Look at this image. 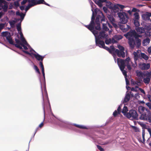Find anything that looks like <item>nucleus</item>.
I'll list each match as a JSON object with an SVG mask.
<instances>
[{
	"label": "nucleus",
	"mask_w": 151,
	"mask_h": 151,
	"mask_svg": "<svg viewBox=\"0 0 151 151\" xmlns=\"http://www.w3.org/2000/svg\"><path fill=\"white\" fill-rule=\"evenodd\" d=\"M122 72V73L123 74L125 78L127 77V72L126 71L124 70V69H120Z\"/></svg>",
	"instance_id": "35"
},
{
	"label": "nucleus",
	"mask_w": 151,
	"mask_h": 151,
	"mask_svg": "<svg viewBox=\"0 0 151 151\" xmlns=\"http://www.w3.org/2000/svg\"><path fill=\"white\" fill-rule=\"evenodd\" d=\"M11 27L12 28L14 27L15 23L16 22V21L14 20H12V21H9V22Z\"/></svg>",
	"instance_id": "33"
},
{
	"label": "nucleus",
	"mask_w": 151,
	"mask_h": 151,
	"mask_svg": "<svg viewBox=\"0 0 151 151\" xmlns=\"http://www.w3.org/2000/svg\"><path fill=\"white\" fill-rule=\"evenodd\" d=\"M134 23L135 26L136 27H138L139 25V20L133 19Z\"/></svg>",
	"instance_id": "32"
},
{
	"label": "nucleus",
	"mask_w": 151,
	"mask_h": 151,
	"mask_svg": "<svg viewBox=\"0 0 151 151\" xmlns=\"http://www.w3.org/2000/svg\"><path fill=\"white\" fill-rule=\"evenodd\" d=\"M126 66L127 69H128V70H131L132 69V68L131 67V66L129 63L126 64Z\"/></svg>",
	"instance_id": "50"
},
{
	"label": "nucleus",
	"mask_w": 151,
	"mask_h": 151,
	"mask_svg": "<svg viewBox=\"0 0 151 151\" xmlns=\"http://www.w3.org/2000/svg\"><path fill=\"white\" fill-rule=\"evenodd\" d=\"M15 40L16 43V44H17L20 46V45H21L23 43L19 39H18L17 38H15Z\"/></svg>",
	"instance_id": "39"
},
{
	"label": "nucleus",
	"mask_w": 151,
	"mask_h": 151,
	"mask_svg": "<svg viewBox=\"0 0 151 151\" xmlns=\"http://www.w3.org/2000/svg\"><path fill=\"white\" fill-rule=\"evenodd\" d=\"M134 18L133 19L139 20V14L137 12H135L134 14Z\"/></svg>",
	"instance_id": "31"
},
{
	"label": "nucleus",
	"mask_w": 151,
	"mask_h": 151,
	"mask_svg": "<svg viewBox=\"0 0 151 151\" xmlns=\"http://www.w3.org/2000/svg\"><path fill=\"white\" fill-rule=\"evenodd\" d=\"M17 28L18 31L21 32V23L18 24L17 25Z\"/></svg>",
	"instance_id": "36"
},
{
	"label": "nucleus",
	"mask_w": 151,
	"mask_h": 151,
	"mask_svg": "<svg viewBox=\"0 0 151 151\" xmlns=\"http://www.w3.org/2000/svg\"><path fill=\"white\" fill-rule=\"evenodd\" d=\"M129 93V94H130V97H131L132 98L134 96L133 93L131 92H130L129 93Z\"/></svg>",
	"instance_id": "64"
},
{
	"label": "nucleus",
	"mask_w": 151,
	"mask_h": 151,
	"mask_svg": "<svg viewBox=\"0 0 151 151\" xmlns=\"http://www.w3.org/2000/svg\"><path fill=\"white\" fill-rule=\"evenodd\" d=\"M95 25L93 26V28L92 29V30H90V31L92 32L93 35L96 36V35L98 34V31L96 30V29H94L95 28Z\"/></svg>",
	"instance_id": "27"
},
{
	"label": "nucleus",
	"mask_w": 151,
	"mask_h": 151,
	"mask_svg": "<svg viewBox=\"0 0 151 151\" xmlns=\"http://www.w3.org/2000/svg\"><path fill=\"white\" fill-rule=\"evenodd\" d=\"M94 12L96 13V17L95 20V23L97 25L95 27L96 29L98 30H100L101 27L100 26V20L101 22L105 21V17L102 12L100 10L95 9Z\"/></svg>",
	"instance_id": "3"
},
{
	"label": "nucleus",
	"mask_w": 151,
	"mask_h": 151,
	"mask_svg": "<svg viewBox=\"0 0 151 151\" xmlns=\"http://www.w3.org/2000/svg\"><path fill=\"white\" fill-rule=\"evenodd\" d=\"M95 41L96 45L102 48L105 45V43L103 41L101 40V39L95 38Z\"/></svg>",
	"instance_id": "13"
},
{
	"label": "nucleus",
	"mask_w": 151,
	"mask_h": 151,
	"mask_svg": "<svg viewBox=\"0 0 151 151\" xmlns=\"http://www.w3.org/2000/svg\"><path fill=\"white\" fill-rule=\"evenodd\" d=\"M134 33H135V30L131 29L129 32L124 34V36L129 40V39L134 38Z\"/></svg>",
	"instance_id": "12"
},
{
	"label": "nucleus",
	"mask_w": 151,
	"mask_h": 151,
	"mask_svg": "<svg viewBox=\"0 0 151 151\" xmlns=\"http://www.w3.org/2000/svg\"><path fill=\"white\" fill-rule=\"evenodd\" d=\"M94 25L92 23L90 22V24L88 25H85V26L90 31L92 30V29L93 28V26Z\"/></svg>",
	"instance_id": "28"
},
{
	"label": "nucleus",
	"mask_w": 151,
	"mask_h": 151,
	"mask_svg": "<svg viewBox=\"0 0 151 151\" xmlns=\"http://www.w3.org/2000/svg\"><path fill=\"white\" fill-rule=\"evenodd\" d=\"M119 17L120 18V21L123 24L120 26V28L123 32H126L131 28L130 26L126 24L128 21L129 17L128 14L125 12H119L118 13Z\"/></svg>",
	"instance_id": "1"
},
{
	"label": "nucleus",
	"mask_w": 151,
	"mask_h": 151,
	"mask_svg": "<svg viewBox=\"0 0 151 151\" xmlns=\"http://www.w3.org/2000/svg\"><path fill=\"white\" fill-rule=\"evenodd\" d=\"M133 55H134V59L135 62H136L138 58H139V55L138 54L135 52H133Z\"/></svg>",
	"instance_id": "23"
},
{
	"label": "nucleus",
	"mask_w": 151,
	"mask_h": 151,
	"mask_svg": "<svg viewBox=\"0 0 151 151\" xmlns=\"http://www.w3.org/2000/svg\"><path fill=\"white\" fill-rule=\"evenodd\" d=\"M110 51H109L110 53H111L112 52H115V51L116 49L113 46H110Z\"/></svg>",
	"instance_id": "34"
},
{
	"label": "nucleus",
	"mask_w": 151,
	"mask_h": 151,
	"mask_svg": "<svg viewBox=\"0 0 151 151\" xmlns=\"http://www.w3.org/2000/svg\"><path fill=\"white\" fill-rule=\"evenodd\" d=\"M150 40L148 37H147L144 39L143 41L142 44L144 46L147 45L150 42Z\"/></svg>",
	"instance_id": "21"
},
{
	"label": "nucleus",
	"mask_w": 151,
	"mask_h": 151,
	"mask_svg": "<svg viewBox=\"0 0 151 151\" xmlns=\"http://www.w3.org/2000/svg\"><path fill=\"white\" fill-rule=\"evenodd\" d=\"M1 36L2 37H6L7 40L10 44L14 45L15 47L19 48L20 50L23 49L22 46L17 44H15L14 43L12 38L11 37L10 33L7 31L3 32L1 33Z\"/></svg>",
	"instance_id": "4"
},
{
	"label": "nucleus",
	"mask_w": 151,
	"mask_h": 151,
	"mask_svg": "<svg viewBox=\"0 0 151 151\" xmlns=\"http://www.w3.org/2000/svg\"><path fill=\"white\" fill-rule=\"evenodd\" d=\"M19 34L21 36V40H22V43L28 46V45H29L24 37L23 35L22 32H20Z\"/></svg>",
	"instance_id": "18"
},
{
	"label": "nucleus",
	"mask_w": 151,
	"mask_h": 151,
	"mask_svg": "<svg viewBox=\"0 0 151 151\" xmlns=\"http://www.w3.org/2000/svg\"><path fill=\"white\" fill-rule=\"evenodd\" d=\"M125 81L126 82V84L127 85H129V81L128 80V79L127 78V77L125 78Z\"/></svg>",
	"instance_id": "61"
},
{
	"label": "nucleus",
	"mask_w": 151,
	"mask_h": 151,
	"mask_svg": "<svg viewBox=\"0 0 151 151\" xmlns=\"http://www.w3.org/2000/svg\"><path fill=\"white\" fill-rule=\"evenodd\" d=\"M103 30L106 31H107L109 29L107 27L106 24H103Z\"/></svg>",
	"instance_id": "38"
},
{
	"label": "nucleus",
	"mask_w": 151,
	"mask_h": 151,
	"mask_svg": "<svg viewBox=\"0 0 151 151\" xmlns=\"http://www.w3.org/2000/svg\"><path fill=\"white\" fill-rule=\"evenodd\" d=\"M130 98V94L128 93H126L124 97L123 102L126 103L128 102L129 101Z\"/></svg>",
	"instance_id": "20"
},
{
	"label": "nucleus",
	"mask_w": 151,
	"mask_h": 151,
	"mask_svg": "<svg viewBox=\"0 0 151 151\" xmlns=\"http://www.w3.org/2000/svg\"><path fill=\"white\" fill-rule=\"evenodd\" d=\"M102 48H103L105 49L106 50L108 51L109 52V51H110V48L109 47L105 46V45H104V46Z\"/></svg>",
	"instance_id": "53"
},
{
	"label": "nucleus",
	"mask_w": 151,
	"mask_h": 151,
	"mask_svg": "<svg viewBox=\"0 0 151 151\" xmlns=\"http://www.w3.org/2000/svg\"><path fill=\"white\" fill-rule=\"evenodd\" d=\"M34 69L35 70L36 72H37V73H38L39 74H40V72L39 70L36 65H34Z\"/></svg>",
	"instance_id": "40"
},
{
	"label": "nucleus",
	"mask_w": 151,
	"mask_h": 151,
	"mask_svg": "<svg viewBox=\"0 0 151 151\" xmlns=\"http://www.w3.org/2000/svg\"><path fill=\"white\" fill-rule=\"evenodd\" d=\"M150 81V79L149 77H146L143 79V82L146 84H149Z\"/></svg>",
	"instance_id": "30"
},
{
	"label": "nucleus",
	"mask_w": 151,
	"mask_h": 151,
	"mask_svg": "<svg viewBox=\"0 0 151 151\" xmlns=\"http://www.w3.org/2000/svg\"><path fill=\"white\" fill-rule=\"evenodd\" d=\"M19 1H16L14 2V5L16 7H17L19 6Z\"/></svg>",
	"instance_id": "48"
},
{
	"label": "nucleus",
	"mask_w": 151,
	"mask_h": 151,
	"mask_svg": "<svg viewBox=\"0 0 151 151\" xmlns=\"http://www.w3.org/2000/svg\"><path fill=\"white\" fill-rule=\"evenodd\" d=\"M146 105L150 109H151V104L150 103H147L146 104Z\"/></svg>",
	"instance_id": "59"
},
{
	"label": "nucleus",
	"mask_w": 151,
	"mask_h": 151,
	"mask_svg": "<svg viewBox=\"0 0 151 151\" xmlns=\"http://www.w3.org/2000/svg\"><path fill=\"white\" fill-rule=\"evenodd\" d=\"M39 65L40 67L41 68L43 76L44 78L45 79V73L44 72V66L43 64L42 61H40L39 63Z\"/></svg>",
	"instance_id": "19"
},
{
	"label": "nucleus",
	"mask_w": 151,
	"mask_h": 151,
	"mask_svg": "<svg viewBox=\"0 0 151 151\" xmlns=\"http://www.w3.org/2000/svg\"><path fill=\"white\" fill-rule=\"evenodd\" d=\"M117 114H118L116 110H115L113 113V115L114 117H116Z\"/></svg>",
	"instance_id": "55"
},
{
	"label": "nucleus",
	"mask_w": 151,
	"mask_h": 151,
	"mask_svg": "<svg viewBox=\"0 0 151 151\" xmlns=\"http://www.w3.org/2000/svg\"><path fill=\"white\" fill-rule=\"evenodd\" d=\"M128 111V108L127 106H124L122 111V113L124 115L126 116L127 114V111Z\"/></svg>",
	"instance_id": "22"
},
{
	"label": "nucleus",
	"mask_w": 151,
	"mask_h": 151,
	"mask_svg": "<svg viewBox=\"0 0 151 151\" xmlns=\"http://www.w3.org/2000/svg\"><path fill=\"white\" fill-rule=\"evenodd\" d=\"M117 63L120 69H125L126 66V63L124 60L120 58H117Z\"/></svg>",
	"instance_id": "11"
},
{
	"label": "nucleus",
	"mask_w": 151,
	"mask_h": 151,
	"mask_svg": "<svg viewBox=\"0 0 151 151\" xmlns=\"http://www.w3.org/2000/svg\"><path fill=\"white\" fill-rule=\"evenodd\" d=\"M130 60V58L129 57H128L125 60H124V62L125 63H126V64H129Z\"/></svg>",
	"instance_id": "45"
},
{
	"label": "nucleus",
	"mask_w": 151,
	"mask_h": 151,
	"mask_svg": "<svg viewBox=\"0 0 151 151\" xmlns=\"http://www.w3.org/2000/svg\"><path fill=\"white\" fill-rule=\"evenodd\" d=\"M37 3L38 4H40L43 3V1H44V0H39L37 1Z\"/></svg>",
	"instance_id": "56"
},
{
	"label": "nucleus",
	"mask_w": 151,
	"mask_h": 151,
	"mask_svg": "<svg viewBox=\"0 0 151 151\" xmlns=\"http://www.w3.org/2000/svg\"><path fill=\"white\" fill-rule=\"evenodd\" d=\"M119 4H117L116 5H114L113 7V9L117 11L119 9Z\"/></svg>",
	"instance_id": "43"
},
{
	"label": "nucleus",
	"mask_w": 151,
	"mask_h": 151,
	"mask_svg": "<svg viewBox=\"0 0 151 151\" xmlns=\"http://www.w3.org/2000/svg\"><path fill=\"white\" fill-rule=\"evenodd\" d=\"M137 32L139 34L145 33L146 34L145 29L142 27H138L136 29Z\"/></svg>",
	"instance_id": "17"
},
{
	"label": "nucleus",
	"mask_w": 151,
	"mask_h": 151,
	"mask_svg": "<svg viewBox=\"0 0 151 151\" xmlns=\"http://www.w3.org/2000/svg\"><path fill=\"white\" fill-rule=\"evenodd\" d=\"M138 110L141 115L140 119L143 120H146L151 122V112L147 108L142 106H139Z\"/></svg>",
	"instance_id": "2"
},
{
	"label": "nucleus",
	"mask_w": 151,
	"mask_h": 151,
	"mask_svg": "<svg viewBox=\"0 0 151 151\" xmlns=\"http://www.w3.org/2000/svg\"><path fill=\"white\" fill-rule=\"evenodd\" d=\"M137 76L140 77H144L145 76V75L144 73L141 71H136Z\"/></svg>",
	"instance_id": "26"
},
{
	"label": "nucleus",
	"mask_w": 151,
	"mask_h": 151,
	"mask_svg": "<svg viewBox=\"0 0 151 151\" xmlns=\"http://www.w3.org/2000/svg\"><path fill=\"white\" fill-rule=\"evenodd\" d=\"M74 126L80 129H86V127L80 125L76 124H75Z\"/></svg>",
	"instance_id": "37"
},
{
	"label": "nucleus",
	"mask_w": 151,
	"mask_h": 151,
	"mask_svg": "<svg viewBox=\"0 0 151 151\" xmlns=\"http://www.w3.org/2000/svg\"><path fill=\"white\" fill-rule=\"evenodd\" d=\"M118 48L120 50H123V51H124V48L122 46H118Z\"/></svg>",
	"instance_id": "60"
},
{
	"label": "nucleus",
	"mask_w": 151,
	"mask_h": 151,
	"mask_svg": "<svg viewBox=\"0 0 151 151\" xmlns=\"http://www.w3.org/2000/svg\"><path fill=\"white\" fill-rule=\"evenodd\" d=\"M23 52L27 54H28L30 56H31L32 55H33L35 57V58L38 60L40 61H43L44 56H42L38 54H35L33 53H29L27 51L22 50Z\"/></svg>",
	"instance_id": "8"
},
{
	"label": "nucleus",
	"mask_w": 151,
	"mask_h": 151,
	"mask_svg": "<svg viewBox=\"0 0 151 151\" xmlns=\"http://www.w3.org/2000/svg\"><path fill=\"white\" fill-rule=\"evenodd\" d=\"M108 37V35L104 31H101L100 32L98 36L96 37V38L100 39L103 40L107 39Z\"/></svg>",
	"instance_id": "10"
},
{
	"label": "nucleus",
	"mask_w": 151,
	"mask_h": 151,
	"mask_svg": "<svg viewBox=\"0 0 151 151\" xmlns=\"http://www.w3.org/2000/svg\"><path fill=\"white\" fill-rule=\"evenodd\" d=\"M126 117L128 119L132 118L133 119H137L138 114L136 110L131 109L127 113Z\"/></svg>",
	"instance_id": "5"
},
{
	"label": "nucleus",
	"mask_w": 151,
	"mask_h": 151,
	"mask_svg": "<svg viewBox=\"0 0 151 151\" xmlns=\"http://www.w3.org/2000/svg\"><path fill=\"white\" fill-rule=\"evenodd\" d=\"M147 51L149 54L151 55V46L148 48Z\"/></svg>",
	"instance_id": "54"
},
{
	"label": "nucleus",
	"mask_w": 151,
	"mask_h": 151,
	"mask_svg": "<svg viewBox=\"0 0 151 151\" xmlns=\"http://www.w3.org/2000/svg\"><path fill=\"white\" fill-rule=\"evenodd\" d=\"M97 147L98 149H99L100 151H104V149L101 146L99 145H97Z\"/></svg>",
	"instance_id": "49"
},
{
	"label": "nucleus",
	"mask_w": 151,
	"mask_h": 151,
	"mask_svg": "<svg viewBox=\"0 0 151 151\" xmlns=\"http://www.w3.org/2000/svg\"><path fill=\"white\" fill-rule=\"evenodd\" d=\"M34 6L33 5H32V4H29L26 7L25 9V10L26 11H27V10H29V9L31 7Z\"/></svg>",
	"instance_id": "44"
},
{
	"label": "nucleus",
	"mask_w": 151,
	"mask_h": 151,
	"mask_svg": "<svg viewBox=\"0 0 151 151\" xmlns=\"http://www.w3.org/2000/svg\"><path fill=\"white\" fill-rule=\"evenodd\" d=\"M139 90L140 91H141V92L142 93L144 94H145V92L143 89H142V88H139Z\"/></svg>",
	"instance_id": "63"
},
{
	"label": "nucleus",
	"mask_w": 151,
	"mask_h": 151,
	"mask_svg": "<svg viewBox=\"0 0 151 151\" xmlns=\"http://www.w3.org/2000/svg\"><path fill=\"white\" fill-rule=\"evenodd\" d=\"M145 76L147 77H150V72H148V71H147L146 73L145 74Z\"/></svg>",
	"instance_id": "57"
},
{
	"label": "nucleus",
	"mask_w": 151,
	"mask_h": 151,
	"mask_svg": "<svg viewBox=\"0 0 151 151\" xmlns=\"http://www.w3.org/2000/svg\"><path fill=\"white\" fill-rule=\"evenodd\" d=\"M135 130V132H139V129L135 126H133L132 127Z\"/></svg>",
	"instance_id": "51"
},
{
	"label": "nucleus",
	"mask_w": 151,
	"mask_h": 151,
	"mask_svg": "<svg viewBox=\"0 0 151 151\" xmlns=\"http://www.w3.org/2000/svg\"><path fill=\"white\" fill-rule=\"evenodd\" d=\"M27 1H28L27 0H23V1L21 2V4L22 5L24 4Z\"/></svg>",
	"instance_id": "62"
},
{
	"label": "nucleus",
	"mask_w": 151,
	"mask_h": 151,
	"mask_svg": "<svg viewBox=\"0 0 151 151\" xmlns=\"http://www.w3.org/2000/svg\"><path fill=\"white\" fill-rule=\"evenodd\" d=\"M117 111H118V114H120L121 112V108L120 106H119L117 109Z\"/></svg>",
	"instance_id": "47"
},
{
	"label": "nucleus",
	"mask_w": 151,
	"mask_h": 151,
	"mask_svg": "<svg viewBox=\"0 0 151 151\" xmlns=\"http://www.w3.org/2000/svg\"><path fill=\"white\" fill-rule=\"evenodd\" d=\"M95 19V16L94 13L93 12L92 16L91 17V21L90 22L91 23V24L92 23L94 25H95V23L94 21Z\"/></svg>",
	"instance_id": "29"
},
{
	"label": "nucleus",
	"mask_w": 151,
	"mask_h": 151,
	"mask_svg": "<svg viewBox=\"0 0 151 151\" xmlns=\"http://www.w3.org/2000/svg\"><path fill=\"white\" fill-rule=\"evenodd\" d=\"M139 66L142 70H147L150 68V65L149 63H141L139 64Z\"/></svg>",
	"instance_id": "9"
},
{
	"label": "nucleus",
	"mask_w": 151,
	"mask_h": 151,
	"mask_svg": "<svg viewBox=\"0 0 151 151\" xmlns=\"http://www.w3.org/2000/svg\"><path fill=\"white\" fill-rule=\"evenodd\" d=\"M8 4L5 0H0V10L2 9L4 12H6L8 7Z\"/></svg>",
	"instance_id": "7"
},
{
	"label": "nucleus",
	"mask_w": 151,
	"mask_h": 151,
	"mask_svg": "<svg viewBox=\"0 0 151 151\" xmlns=\"http://www.w3.org/2000/svg\"><path fill=\"white\" fill-rule=\"evenodd\" d=\"M25 44H23V43L21 45V46L22 47H23L24 48V49L25 50H27L28 49V48L27 47L25 46V45H24Z\"/></svg>",
	"instance_id": "58"
},
{
	"label": "nucleus",
	"mask_w": 151,
	"mask_h": 151,
	"mask_svg": "<svg viewBox=\"0 0 151 151\" xmlns=\"http://www.w3.org/2000/svg\"><path fill=\"white\" fill-rule=\"evenodd\" d=\"M128 44L131 49H133L135 47L138 48L141 45L140 44L139 45L137 43V41L135 40L134 38L129 39L128 40Z\"/></svg>",
	"instance_id": "6"
},
{
	"label": "nucleus",
	"mask_w": 151,
	"mask_h": 151,
	"mask_svg": "<svg viewBox=\"0 0 151 151\" xmlns=\"http://www.w3.org/2000/svg\"><path fill=\"white\" fill-rule=\"evenodd\" d=\"M106 39L105 40V42L106 44L109 45L110 43H111V40L110 38H109V39Z\"/></svg>",
	"instance_id": "41"
},
{
	"label": "nucleus",
	"mask_w": 151,
	"mask_h": 151,
	"mask_svg": "<svg viewBox=\"0 0 151 151\" xmlns=\"http://www.w3.org/2000/svg\"><path fill=\"white\" fill-rule=\"evenodd\" d=\"M140 56L145 60H147L149 59V57L144 53H141L140 54Z\"/></svg>",
	"instance_id": "25"
},
{
	"label": "nucleus",
	"mask_w": 151,
	"mask_h": 151,
	"mask_svg": "<svg viewBox=\"0 0 151 151\" xmlns=\"http://www.w3.org/2000/svg\"><path fill=\"white\" fill-rule=\"evenodd\" d=\"M25 14H24L22 13H21V14H20V17H21V19H22L21 21H22V20L23 19H24V17H25Z\"/></svg>",
	"instance_id": "52"
},
{
	"label": "nucleus",
	"mask_w": 151,
	"mask_h": 151,
	"mask_svg": "<svg viewBox=\"0 0 151 151\" xmlns=\"http://www.w3.org/2000/svg\"><path fill=\"white\" fill-rule=\"evenodd\" d=\"M95 2L99 7H101L102 6V3L99 1L98 0H96Z\"/></svg>",
	"instance_id": "42"
},
{
	"label": "nucleus",
	"mask_w": 151,
	"mask_h": 151,
	"mask_svg": "<svg viewBox=\"0 0 151 151\" xmlns=\"http://www.w3.org/2000/svg\"><path fill=\"white\" fill-rule=\"evenodd\" d=\"M151 16V13L147 12L142 15V19L145 21L148 20L150 19V17Z\"/></svg>",
	"instance_id": "14"
},
{
	"label": "nucleus",
	"mask_w": 151,
	"mask_h": 151,
	"mask_svg": "<svg viewBox=\"0 0 151 151\" xmlns=\"http://www.w3.org/2000/svg\"><path fill=\"white\" fill-rule=\"evenodd\" d=\"M115 53H116L119 57H122L124 58L125 57V53L122 50H119L118 49H116L115 51Z\"/></svg>",
	"instance_id": "16"
},
{
	"label": "nucleus",
	"mask_w": 151,
	"mask_h": 151,
	"mask_svg": "<svg viewBox=\"0 0 151 151\" xmlns=\"http://www.w3.org/2000/svg\"><path fill=\"white\" fill-rule=\"evenodd\" d=\"M141 82L140 81H134L133 82V84L134 85H139V84H140Z\"/></svg>",
	"instance_id": "46"
},
{
	"label": "nucleus",
	"mask_w": 151,
	"mask_h": 151,
	"mask_svg": "<svg viewBox=\"0 0 151 151\" xmlns=\"http://www.w3.org/2000/svg\"><path fill=\"white\" fill-rule=\"evenodd\" d=\"M135 33H134L133 37L134 39H135V40L137 41V44L139 45L141 44V40L139 37H142V36L138 34L135 31Z\"/></svg>",
	"instance_id": "15"
},
{
	"label": "nucleus",
	"mask_w": 151,
	"mask_h": 151,
	"mask_svg": "<svg viewBox=\"0 0 151 151\" xmlns=\"http://www.w3.org/2000/svg\"><path fill=\"white\" fill-rule=\"evenodd\" d=\"M28 2L29 3H31L29 4H32L34 6L39 4L37 3V1H35V0H27Z\"/></svg>",
	"instance_id": "24"
}]
</instances>
